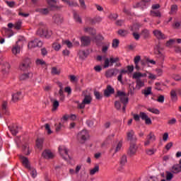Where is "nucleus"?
<instances>
[{"mask_svg":"<svg viewBox=\"0 0 181 181\" xmlns=\"http://www.w3.org/2000/svg\"><path fill=\"white\" fill-rule=\"evenodd\" d=\"M117 97H119L122 103H123L124 106L122 107L123 112H125V110L127 108V104H128V95L121 90L117 91Z\"/></svg>","mask_w":181,"mask_h":181,"instance_id":"obj_1","label":"nucleus"},{"mask_svg":"<svg viewBox=\"0 0 181 181\" xmlns=\"http://www.w3.org/2000/svg\"><path fill=\"white\" fill-rule=\"evenodd\" d=\"M178 95H181L180 88H175L171 89V90L170 91V96L173 103H177V101L179 100Z\"/></svg>","mask_w":181,"mask_h":181,"instance_id":"obj_2","label":"nucleus"},{"mask_svg":"<svg viewBox=\"0 0 181 181\" xmlns=\"http://www.w3.org/2000/svg\"><path fill=\"white\" fill-rule=\"evenodd\" d=\"M77 138L80 144H86V141L90 139V134L87 130H82L78 134Z\"/></svg>","mask_w":181,"mask_h":181,"instance_id":"obj_3","label":"nucleus"},{"mask_svg":"<svg viewBox=\"0 0 181 181\" xmlns=\"http://www.w3.org/2000/svg\"><path fill=\"white\" fill-rule=\"evenodd\" d=\"M119 58L118 57H110V59L106 58L105 59L104 69H108V67H112L114 63H118Z\"/></svg>","mask_w":181,"mask_h":181,"instance_id":"obj_4","label":"nucleus"},{"mask_svg":"<svg viewBox=\"0 0 181 181\" xmlns=\"http://www.w3.org/2000/svg\"><path fill=\"white\" fill-rule=\"evenodd\" d=\"M43 42L39 39H35L28 42V49H35V47H42Z\"/></svg>","mask_w":181,"mask_h":181,"instance_id":"obj_5","label":"nucleus"},{"mask_svg":"<svg viewBox=\"0 0 181 181\" xmlns=\"http://www.w3.org/2000/svg\"><path fill=\"white\" fill-rule=\"evenodd\" d=\"M151 5V0H142L139 3H136L133 5V8H141V9H145Z\"/></svg>","mask_w":181,"mask_h":181,"instance_id":"obj_6","label":"nucleus"},{"mask_svg":"<svg viewBox=\"0 0 181 181\" xmlns=\"http://www.w3.org/2000/svg\"><path fill=\"white\" fill-rule=\"evenodd\" d=\"M59 152L63 159H65V160H66L68 158H70V156H69V150H67V148H66V146H60L59 147Z\"/></svg>","mask_w":181,"mask_h":181,"instance_id":"obj_7","label":"nucleus"},{"mask_svg":"<svg viewBox=\"0 0 181 181\" xmlns=\"http://www.w3.org/2000/svg\"><path fill=\"white\" fill-rule=\"evenodd\" d=\"M37 33L40 35V36H44L46 39H49L52 35L51 30H43L42 28L39 29Z\"/></svg>","mask_w":181,"mask_h":181,"instance_id":"obj_8","label":"nucleus"},{"mask_svg":"<svg viewBox=\"0 0 181 181\" xmlns=\"http://www.w3.org/2000/svg\"><path fill=\"white\" fill-rule=\"evenodd\" d=\"M154 53L158 57V59H160L162 60V63L165 60V53H163V49H160L159 47L155 48Z\"/></svg>","mask_w":181,"mask_h":181,"instance_id":"obj_9","label":"nucleus"},{"mask_svg":"<svg viewBox=\"0 0 181 181\" xmlns=\"http://www.w3.org/2000/svg\"><path fill=\"white\" fill-rule=\"evenodd\" d=\"M140 118L142 119V121H145V124L146 125H151L152 119H151V117L148 116V114L144 112H140Z\"/></svg>","mask_w":181,"mask_h":181,"instance_id":"obj_10","label":"nucleus"},{"mask_svg":"<svg viewBox=\"0 0 181 181\" xmlns=\"http://www.w3.org/2000/svg\"><path fill=\"white\" fill-rule=\"evenodd\" d=\"M118 73H119V70H118L117 69H108L105 72V76L107 78H111V77H114V76H117V74H118Z\"/></svg>","mask_w":181,"mask_h":181,"instance_id":"obj_11","label":"nucleus"},{"mask_svg":"<svg viewBox=\"0 0 181 181\" xmlns=\"http://www.w3.org/2000/svg\"><path fill=\"white\" fill-rule=\"evenodd\" d=\"M153 33L157 39L163 40L168 38V36L165 35V34H163V32L159 30H153Z\"/></svg>","mask_w":181,"mask_h":181,"instance_id":"obj_12","label":"nucleus"},{"mask_svg":"<svg viewBox=\"0 0 181 181\" xmlns=\"http://www.w3.org/2000/svg\"><path fill=\"white\" fill-rule=\"evenodd\" d=\"M131 30L133 33V36L134 37V39L136 40H139V38L141 37V36L139 35V34L138 33H136L137 30H139V26H138V25H133L131 27Z\"/></svg>","mask_w":181,"mask_h":181,"instance_id":"obj_13","label":"nucleus"},{"mask_svg":"<svg viewBox=\"0 0 181 181\" xmlns=\"http://www.w3.org/2000/svg\"><path fill=\"white\" fill-rule=\"evenodd\" d=\"M138 151V146L135 144H130L129 151H128V155L129 156H134L136 153V151Z\"/></svg>","mask_w":181,"mask_h":181,"instance_id":"obj_14","label":"nucleus"},{"mask_svg":"<svg viewBox=\"0 0 181 181\" xmlns=\"http://www.w3.org/2000/svg\"><path fill=\"white\" fill-rule=\"evenodd\" d=\"M127 136L128 141H130V142H135V141H136V136H135V132L134 130H129L127 133Z\"/></svg>","mask_w":181,"mask_h":181,"instance_id":"obj_15","label":"nucleus"},{"mask_svg":"<svg viewBox=\"0 0 181 181\" xmlns=\"http://www.w3.org/2000/svg\"><path fill=\"white\" fill-rule=\"evenodd\" d=\"M20 160L26 169H30V163H29V159L28 158L23 156H20Z\"/></svg>","mask_w":181,"mask_h":181,"instance_id":"obj_16","label":"nucleus"},{"mask_svg":"<svg viewBox=\"0 0 181 181\" xmlns=\"http://www.w3.org/2000/svg\"><path fill=\"white\" fill-rule=\"evenodd\" d=\"M20 41H18L15 45H13L11 52L14 56H16L21 53V45H18Z\"/></svg>","mask_w":181,"mask_h":181,"instance_id":"obj_17","label":"nucleus"},{"mask_svg":"<svg viewBox=\"0 0 181 181\" xmlns=\"http://www.w3.org/2000/svg\"><path fill=\"white\" fill-rule=\"evenodd\" d=\"M81 42L82 46H88L91 43V38L88 36H83L81 37Z\"/></svg>","mask_w":181,"mask_h":181,"instance_id":"obj_18","label":"nucleus"},{"mask_svg":"<svg viewBox=\"0 0 181 181\" xmlns=\"http://www.w3.org/2000/svg\"><path fill=\"white\" fill-rule=\"evenodd\" d=\"M42 156L45 159H53L54 154L50 150H45L42 152Z\"/></svg>","mask_w":181,"mask_h":181,"instance_id":"obj_19","label":"nucleus"},{"mask_svg":"<svg viewBox=\"0 0 181 181\" xmlns=\"http://www.w3.org/2000/svg\"><path fill=\"white\" fill-rule=\"evenodd\" d=\"M28 67H29V59H26L20 64L19 69L20 70L25 71Z\"/></svg>","mask_w":181,"mask_h":181,"instance_id":"obj_20","label":"nucleus"},{"mask_svg":"<svg viewBox=\"0 0 181 181\" xmlns=\"http://www.w3.org/2000/svg\"><path fill=\"white\" fill-rule=\"evenodd\" d=\"M115 93V90L114 88H112V86H107L106 89L105 90L104 94H105V97H110V95H111V94H114Z\"/></svg>","mask_w":181,"mask_h":181,"instance_id":"obj_21","label":"nucleus"},{"mask_svg":"<svg viewBox=\"0 0 181 181\" xmlns=\"http://www.w3.org/2000/svg\"><path fill=\"white\" fill-rule=\"evenodd\" d=\"M9 69H11V64L8 62H4L1 66V70L4 74H8L9 73Z\"/></svg>","mask_w":181,"mask_h":181,"instance_id":"obj_22","label":"nucleus"},{"mask_svg":"<svg viewBox=\"0 0 181 181\" xmlns=\"http://www.w3.org/2000/svg\"><path fill=\"white\" fill-rule=\"evenodd\" d=\"M48 2V5H49V6L51 8H53L54 9H60V8H62V6H57V0H47Z\"/></svg>","mask_w":181,"mask_h":181,"instance_id":"obj_23","label":"nucleus"},{"mask_svg":"<svg viewBox=\"0 0 181 181\" xmlns=\"http://www.w3.org/2000/svg\"><path fill=\"white\" fill-rule=\"evenodd\" d=\"M146 73H141V72H134L133 74L132 78L135 80H141V77H146Z\"/></svg>","mask_w":181,"mask_h":181,"instance_id":"obj_24","label":"nucleus"},{"mask_svg":"<svg viewBox=\"0 0 181 181\" xmlns=\"http://www.w3.org/2000/svg\"><path fill=\"white\" fill-rule=\"evenodd\" d=\"M141 94H144V97H148V95H152V87L149 86L141 91Z\"/></svg>","mask_w":181,"mask_h":181,"instance_id":"obj_25","label":"nucleus"},{"mask_svg":"<svg viewBox=\"0 0 181 181\" xmlns=\"http://www.w3.org/2000/svg\"><path fill=\"white\" fill-rule=\"evenodd\" d=\"M142 87H145V81L142 79H137L136 81V88L137 90H141Z\"/></svg>","mask_w":181,"mask_h":181,"instance_id":"obj_26","label":"nucleus"},{"mask_svg":"<svg viewBox=\"0 0 181 181\" xmlns=\"http://www.w3.org/2000/svg\"><path fill=\"white\" fill-rule=\"evenodd\" d=\"M62 70L56 66L51 68V74L52 76H60Z\"/></svg>","mask_w":181,"mask_h":181,"instance_id":"obj_27","label":"nucleus"},{"mask_svg":"<svg viewBox=\"0 0 181 181\" xmlns=\"http://www.w3.org/2000/svg\"><path fill=\"white\" fill-rule=\"evenodd\" d=\"M23 152L25 155H30V148H29V144L28 143L23 145Z\"/></svg>","mask_w":181,"mask_h":181,"instance_id":"obj_28","label":"nucleus"},{"mask_svg":"<svg viewBox=\"0 0 181 181\" xmlns=\"http://www.w3.org/2000/svg\"><path fill=\"white\" fill-rule=\"evenodd\" d=\"M173 173H180L181 165L180 164H175L172 167Z\"/></svg>","mask_w":181,"mask_h":181,"instance_id":"obj_29","label":"nucleus"},{"mask_svg":"<svg viewBox=\"0 0 181 181\" xmlns=\"http://www.w3.org/2000/svg\"><path fill=\"white\" fill-rule=\"evenodd\" d=\"M83 30L86 33H88L89 35H92L93 36H94V35H95V33H96L95 29L88 28V27L84 28Z\"/></svg>","mask_w":181,"mask_h":181,"instance_id":"obj_30","label":"nucleus"},{"mask_svg":"<svg viewBox=\"0 0 181 181\" xmlns=\"http://www.w3.org/2000/svg\"><path fill=\"white\" fill-rule=\"evenodd\" d=\"M110 43L107 42H103V46H102V52L105 54L107 52H108V49H110Z\"/></svg>","mask_w":181,"mask_h":181,"instance_id":"obj_31","label":"nucleus"},{"mask_svg":"<svg viewBox=\"0 0 181 181\" xmlns=\"http://www.w3.org/2000/svg\"><path fill=\"white\" fill-rule=\"evenodd\" d=\"M45 139L43 138H38L36 141V148L37 149H41L42 147L43 146V141Z\"/></svg>","mask_w":181,"mask_h":181,"instance_id":"obj_32","label":"nucleus"},{"mask_svg":"<svg viewBox=\"0 0 181 181\" xmlns=\"http://www.w3.org/2000/svg\"><path fill=\"white\" fill-rule=\"evenodd\" d=\"M141 36H142L144 39H148L149 36H151V33H149V30L144 29L141 33Z\"/></svg>","mask_w":181,"mask_h":181,"instance_id":"obj_33","label":"nucleus"},{"mask_svg":"<svg viewBox=\"0 0 181 181\" xmlns=\"http://www.w3.org/2000/svg\"><path fill=\"white\" fill-rule=\"evenodd\" d=\"M55 23H62L63 22V16L62 15H55L53 17Z\"/></svg>","mask_w":181,"mask_h":181,"instance_id":"obj_34","label":"nucleus"},{"mask_svg":"<svg viewBox=\"0 0 181 181\" xmlns=\"http://www.w3.org/2000/svg\"><path fill=\"white\" fill-rule=\"evenodd\" d=\"M22 97V93L21 92H16L12 95L13 101L16 102Z\"/></svg>","mask_w":181,"mask_h":181,"instance_id":"obj_35","label":"nucleus"},{"mask_svg":"<svg viewBox=\"0 0 181 181\" xmlns=\"http://www.w3.org/2000/svg\"><path fill=\"white\" fill-rule=\"evenodd\" d=\"M100 171V166L96 165L93 168L90 169L89 171V174L90 176H94L95 173H98V172Z\"/></svg>","mask_w":181,"mask_h":181,"instance_id":"obj_36","label":"nucleus"},{"mask_svg":"<svg viewBox=\"0 0 181 181\" xmlns=\"http://www.w3.org/2000/svg\"><path fill=\"white\" fill-rule=\"evenodd\" d=\"M19 127L16 124H13L11 127H10V131L12 135H16L18 132Z\"/></svg>","mask_w":181,"mask_h":181,"instance_id":"obj_37","label":"nucleus"},{"mask_svg":"<svg viewBox=\"0 0 181 181\" xmlns=\"http://www.w3.org/2000/svg\"><path fill=\"white\" fill-rule=\"evenodd\" d=\"M147 139L151 142H155V141H156V136H155V133H153V132H150L147 136Z\"/></svg>","mask_w":181,"mask_h":181,"instance_id":"obj_38","label":"nucleus"},{"mask_svg":"<svg viewBox=\"0 0 181 181\" xmlns=\"http://www.w3.org/2000/svg\"><path fill=\"white\" fill-rule=\"evenodd\" d=\"M27 169L29 170L32 177H36V176H37V171H36V169L33 167H30V168Z\"/></svg>","mask_w":181,"mask_h":181,"instance_id":"obj_39","label":"nucleus"},{"mask_svg":"<svg viewBox=\"0 0 181 181\" xmlns=\"http://www.w3.org/2000/svg\"><path fill=\"white\" fill-rule=\"evenodd\" d=\"M134 64H135V67L136 69V70H139V62H141V56H136L134 57Z\"/></svg>","mask_w":181,"mask_h":181,"instance_id":"obj_40","label":"nucleus"},{"mask_svg":"<svg viewBox=\"0 0 181 181\" xmlns=\"http://www.w3.org/2000/svg\"><path fill=\"white\" fill-rule=\"evenodd\" d=\"M52 103V111H56L59 108V103L57 100H51Z\"/></svg>","mask_w":181,"mask_h":181,"instance_id":"obj_41","label":"nucleus"},{"mask_svg":"<svg viewBox=\"0 0 181 181\" xmlns=\"http://www.w3.org/2000/svg\"><path fill=\"white\" fill-rule=\"evenodd\" d=\"M52 47L54 50H55L56 52H59V50L62 49V45H60V43L57 42H55L52 44Z\"/></svg>","mask_w":181,"mask_h":181,"instance_id":"obj_42","label":"nucleus"},{"mask_svg":"<svg viewBox=\"0 0 181 181\" xmlns=\"http://www.w3.org/2000/svg\"><path fill=\"white\" fill-rule=\"evenodd\" d=\"M147 110L148 111H149V112H151L152 114H156V115H159V114H160V111L155 107H149Z\"/></svg>","mask_w":181,"mask_h":181,"instance_id":"obj_43","label":"nucleus"},{"mask_svg":"<svg viewBox=\"0 0 181 181\" xmlns=\"http://www.w3.org/2000/svg\"><path fill=\"white\" fill-rule=\"evenodd\" d=\"M62 45H66L69 49H71L73 47V43L69 40H63Z\"/></svg>","mask_w":181,"mask_h":181,"instance_id":"obj_44","label":"nucleus"},{"mask_svg":"<svg viewBox=\"0 0 181 181\" xmlns=\"http://www.w3.org/2000/svg\"><path fill=\"white\" fill-rule=\"evenodd\" d=\"M151 16H156L157 18H160V16H162V14L160 13V11H159L153 10L151 11Z\"/></svg>","mask_w":181,"mask_h":181,"instance_id":"obj_45","label":"nucleus"},{"mask_svg":"<svg viewBox=\"0 0 181 181\" xmlns=\"http://www.w3.org/2000/svg\"><path fill=\"white\" fill-rule=\"evenodd\" d=\"M14 28L17 30H20V29L22 28V21L21 20H18L17 22L14 23Z\"/></svg>","mask_w":181,"mask_h":181,"instance_id":"obj_46","label":"nucleus"},{"mask_svg":"<svg viewBox=\"0 0 181 181\" xmlns=\"http://www.w3.org/2000/svg\"><path fill=\"white\" fill-rule=\"evenodd\" d=\"M32 76L33 74L31 73L23 74L21 75L20 78L21 80H28V78Z\"/></svg>","mask_w":181,"mask_h":181,"instance_id":"obj_47","label":"nucleus"},{"mask_svg":"<svg viewBox=\"0 0 181 181\" xmlns=\"http://www.w3.org/2000/svg\"><path fill=\"white\" fill-rule=\"evenodd\" d=\"M8 32H11V29L6 28L2 29V33H5V36H7V37H12V36H13V33L8 35Z\"/></svg>","mask_w":181,"mask_h":181,"instance_id":"obj_48","label":"nucleus"},{"mask_svg":"<svg viewBox=\"0 0 181 181\" xmlns=\"http://www.w3.org/2000/svg\"><path fill=\"white\" fill-rule=\"evenodd\" d=\"M83 104H90L91 103V96L88 95H86L83 100Z\"/></svg>","mask_w":181,"mask_h":181,"instance_id":"obj_49","label":"nucleus"},{"mask_svg":"<svg viewBox=\"0 0 181 181\" xmlns=\"http://www.w3.org/2000/svg\"><path fill=\"white\" fill-rule=\"evenodd\" d=\"M78 56L80 57V59H81L82 60L86 59V57H87V53H86V51L84 50H81L78 52Z\"/></svg>","mask_w":181,"mask_h":181,"instance_id":"obj_50","label":"nucleus"},{"mask_svg":"<svg viewBox=\"0 0 181 181\" xmlns=\"http://www.w3.org/2000/svg\"><path fill=\"white\" fill-rule=\"evenodd\" d=\"M74 18L78 23H81V18H80V16L76 12H74Z\"/></svg>","mask_w":181,"mask_h":181,"instance_id":"obj_51","label":"nucleus"},{"mask_svg":"<svg viewBox=\"0 0 181 181\" xmlns=\"http://www.w3.org/2000/svg\"><path fill=\"white\" fill-rule=\"evenodd\" d=\"M35 63L37 66H45V64H46V62L41 59H37Z\"/></svg>","mask_w":181,"mask_h":181,"instance_id":"obj_52","label":"nucleus"},{"mask_svg":"<svg viewBox=\"0 0 181 181\" xmlns=\"http://www.w3.org/2000/svg\"><path fill=\"white\" fill-rule=\"evenodd\" d=\"M6 4L8 8H16V3L15 1H6Z\"/></svg>","mask_w":181,"mask_h":181,"instance_id":"obj_53","label":"nucleus"},{"mask_svg":"<svg viewBox=\"0 0 181 181\" xmlns=\"http://www.w3.org/2000/svg\"><path fill=\"white\" fill-rule=\"evenodd\" d=\"M64 4H66V5H69V6H77V3H74L73 1H69V0H62Z\"/></svg>","mask_w":181,"mask_h":181,"instance_id":"obj_54","label":"nucleus"},{"mask_svg":"<svg viewBox=\"0 0 181 181\" xmlns=\"http://www.w3.org/2000/svg\"><path fill=\"white\" fill-rule=\"evenodd\" d=\"M127 162V156H122L120 158V165L124 166Z\"/></svg>","mask_w":181,"mask_h":181,"instance_id":"obj_55","label":"nucleus"},{"mask_svg":"<svg viewBox=\"0 0 181 181\" xmlns=\"http://www.w3.org/2000/svg\"><path fill=\"white\" fill-rule=\"evenodd\" d=\"M177 122V120H176V118H171L168 121L167 124L168 125H176Z\"/></svg>","mask_w":181,"mask_h":181,"instance_id":"obj_56","label":"nucleus"},{"mask_svg":"<svg viewBox=\"0 0 181 181\" xmlns=\"http://www.w3.org/2000/svg\"><path fill=\"white\" fill-rule=\"evenodd\" d=\"M128 30H119L118 31V35H119V36H127V35H128Z\"/></svg>","mask_w":181,"mask_h":181,"instance_id":"obj_57","label":"nucleus"},{"mask_svg":"<svg viewBox=\"0 0 181 181\" xmlns=\"http://www.w3.org/2000/svg\"><path fill=\"white\" fill-rule=\"evenodd\" d=\"M119 45V40L117 39L113 40V42L112 44V47H114V49H117V47H118Z\"/></svg>","mask_w":181,"mask_h":181,"instance_id":"obj_58","label":"nucleus"},{"mask_svg":"<svg viewBox=\"0 0 181 181\" xmlns=\"http://www.w3.org/2000/svg\"><path fill=\"white\" fill-rule=\"evenodd\" d=\"M166 180L170 181L172 180V179H173V174H172V173L168 171L166 173Z\"/></svg>","mask_w":181,"mask_h":181,"instance_id":"obj_59","label":"nucleus"},{"mask_svg":"<svg viewBox=\"0 0 181 181\" xmlns=\"http://www.w3.org/2000/svg\"><path fill=\"white\" fill-rule=\"evenodd\" d=\"M45 127L48 135L53 134V131H52V129H50V125L49 124H46Z\"/></svg>","mask_w":181,"mask_h":181,"instance_id":"obj_60","label":"nucleus"},{"mask_svg":"<svg viewBox=\"0 0 181 181\" xmlns=\"http://www.w3.org/2000/svg\"><path fill=\"white\" fill-rule=\"evenodd\" d=\"M175 42H176L175 39H170L166 42L165 45L167 46V47H171V46L175 43Z\"/></svg>","mask_w":181,"mask_h":181,"instance_id":"obj_61","label":"nucleus"},{"mask_svg":"<svg viewBox=\"0 0 181 181\" xmlns=\"http://www.w3.org/2000/svg\"><path fill=\"white\" fill-rule=\"evenodd\" d=\"M156 152V148H151L146 150L147 155H154V153Z\"/></svg>","mask_w":181,"mask_h":181,"instance_id":"obj_62","label":"nucleus"},{"mask_svg":"<svg viewBox=\"0 0 181 181\" xmlns=\"http://www.w3.org/2000/svg\"><path fill=\"white\" fill-rule=\"evenodd\" d=\"M122 148V141H119L118 144H117V146H116V148H115V152H119V151H121V148Z\"/></svg>","mask_w":181,"mask_h":181,"instance_id":"obj_63","label":"nucleus"},{"mask_svg":"<svg viewBox=\"0 0 181 181\" xmlns=\"http://www.w3.org/2000/svg\"><path fill=\"white\" fill-rule=\"evenodd\" d=\"M156 73L158 74V76H160L163 74V69L160 68H157L156 69Z\"/></svg>","mask_w":181,"mask_h":181,"instance_id":"obj_64","label":"nucleus"}]
</instances>
